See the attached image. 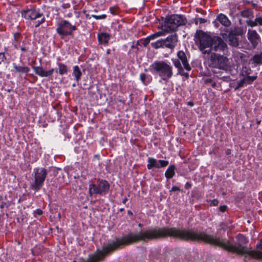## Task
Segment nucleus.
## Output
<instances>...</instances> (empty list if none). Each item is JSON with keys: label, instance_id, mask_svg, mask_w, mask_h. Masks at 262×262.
<instances>
[{"label": "nucleus", "instance_id": "1", "mask_svg": "<svg viewBox=\"0 0 262 262\" xmlns=\"http://www.w3.org/2000/svg\"><path fill=\"white\" fill-rule=\"evenodd\" d=\"M168 236L184 241H203L207 244L219 246L233 253L244 256L245 261L254 258L262 260V241L256 245L257 248L261 251L251 250L246 246L248 240L240 233L236 236V241L232 244L228 240H224L204 232L180 229L174 227H158V239Z\"/></svg>", "mask_w": 262, "mask_h": 262}, {"label": "nucleus", "instance_id": "2", "mask_svg": "<svg viewBox=\"0 0 262 262\" xmlns=\"http://www.w3.org/2000/svg\"><path fill=\"white\" fill-rule=\"evenodd\" d=\"M149 71L154 75L159 76L161 80L167 82L173 75L172 67L164 61L156 60L150 65Z\"/></svg>", "mask_w": 262, "mask_h": 262}, {"label": "nucleus", "instance_id": "3", "mask_svg": "<svg viewBox=\"0 0 262 262\" xmlns=\"http://www.w3.org/2000/svg\"><path fill=\"white\" fill-rule=\"evenodd\" d=\"M194 37L195 43L198 45L199 49L202 54H209L211 53V45L213 42L214 36H211L202 30H198Z\"/></svg>", "mask_w": 262, "mask_h": 262}, {"label": "nucleus", "instance_id": "4", "mask_svg": "<svg viewBox=\"0 0 262 262\" xmlns=\"http://www.w3.org/2000/svg\"><path fill=\"white\" fill-rule=\"evenodd\" d=\"M164 20V27L166 31H175L179 27L185 25L187 20L184 15L171 14L167 16Z\"/></svg>", "mask_w": 262, "mask_h": 262}, {"label": "nucleus", "instance_id": "5", "mask_svg": "<svg viewBox=\"0 0 262 262\" xmlns=\"http://www.w3.org/2000/svg\"><path fill=\"white\" fill-rule=\"evenodd\" d=\"M208 59V66L212 69L226 70L228 67V58L224 55L211 52Z\"/></svg>", "mask_w": 262, "mask_h": 262}, {"label": "nucleus", "instance_id": "6", "mask_svg": "<svg viewBox=\"0 0 262 262\" xmlns=\"http://www.w3.org/2000/svg\"><path fill=\"white\" fill-rule=\"evenodd\" d=\"M48 174V170L43 167H36L33 169L34 181L31 185L32 189L37 192L41 189Z\"/></svg>", "mask_w": 262, "mask_h": 262}, {"label": "nucleus", "instance_id": "7", "mask_svg": "<svg viewBox=\"0 0 262 262\" xmlns=\"http://www.w3.org/2000/svg\"><path fill=\"white\" fill-rule=\"evenodd\" d=\"M110 188L108 182L103 179H98L96 184H91L89 186V192L90 196L94 194L105 195Z\"/></svg>", "mask_w": 262, "mask_h": 262}, {"label": "nucleus", "instance_id": "8", "mask_svg": "<svg viewBox=\"0 0 262 262\" xmlns=\"http://www.w3.org/2000/svg\"><path fill=\"white\" fill-rule=\"evenodd\" d=\"M77 30L75 25H72L68 20H63L57 25L56 31L57 33L63 39L68 36H72L73 31Z\"/></svg>", "mask_w": 262, "mask_h": 262}, {"label": "nucleus", "instance_id": "9", "mask_svg": "<svg viewBox=\"0 0 262 262\" xmlns=\"http://www.w3.org/2000/svg\"><path fill=\"white\" fill-rule=\"evenodd\" d=\"M243 33V29L241 27L235 28L231 30L228 35L227 41L230 46L237 47L239 45V39L238 36Z\"/></svg>", "mask_w": 262, "mask_h": 262}, {"label": "nucleus", "instance_id": "10", "mask_svg": "<svg viewBox=\"0 0 262 262\" xmlns=\"http://www.w3.org/2000/svg\"><path fill=\"white\" fill-rule=\"evenodd\" d=\"M227 49V43L221 37L214 36L213 42L211 45V51H213L214 53L224 54Z\"/></svg>", "mask_w": 262, "mask_h": 262}, {"label": "nucleus", "instance_id": "11", "mask_svg": "<svg viewBox=\"0 0 262 262\" xmlns=\"http://www.w3.org/2000/svg\"><path fill=\"white\" fill-rule=\"evenodd\" d=\"M171 60L174 66V61H177L178 62L182 63L184 68L186 71H190L191 70V68L188 62L186 54L183 51H179L177 54V58H173L171 59Z\"/></svg>", "mask_w": 262, "mask_h": 262}, {"label": "nucleus", "instance_id": "12", "mask_svg": "<svg viewBox=\"0 0 262 262\" xmlns=\"http://www.w3.org/2000/svg\"><path fill=\"white\" fill-rule=\"evenodd\" d=\"M21 15L26 19L30 20H35L43 15V13L40 12L39 9L37 10L35 8L28 9L26 10H23L21 12Z\"/></svg>", "mask_w": 262, "mask_h": 262}, {"label": "nucleus", "instance_id": "13", "mask_svg": "<svg viewBox=\"0 0 262 262\" xmlns=\"http://www.w3.org/2000/svg\"><path fill=\"white\" fill-rule=\"evenodd\" d=\"M169 164L168 161L163 160H156L154 158L150 157L148 159V164L147 167L148 169H151L153 168H160L167 166Z\"/></svg>", "mask_w": 262, "mask_h": 262}, {"label": "nucleus", "instance_id": "14", "mask_svg": "<svg viewBox=\"0 0 262 262\" xmlns=\"http://www.w3.org/2000/svg\"><path fill=\"white\" fill-rule=\"evenodd\" d=\"M163 39L164 48H168L171 50H173L178 42V35L176 33L170 35L166 38Z\"/></svg>", "mask_w": 262, "mask_h": 262}, {"label": "nucleus", "instance_id": "15", "mask_svg": "<svg viewBox=\"0 0 262 262\" xmlns=\"http://www.w3.org/2000/svg\"><path fill=\"white\" fill-rule=\"evenodd\" d=\"M248 38L253 48H255L259 41V36L255 30H249L247 33Z\"/></svg>", "mask_w": 262, "mask_h": 262}, {"label": "nucleus", "instance_id": "16", "mask_svg": "<svg viewBox=\"0 0 262 262\" xmlns=\"http://www.w3.org/2000/svg\"><path fill=\"white\" fill-rule=\"evenodd\" d=\"M218 22L225 27H229L231 25L230 20L228 19L226 15L222 13L220 14L217 16L216 19L213 21V24H214L216 27H218Z\"/></svg>", "mask_w": 262, "mask_h": 262}, {"label": "nucleus", "instance_id": "17", "mask_svg": "<svg viewBox=\"0 0 262 262\" xmlns=\"http://www.w3.org/2000/svg\"><path fill=\"white\" fill-rule=\"evenodd\" d=\"M12 66L14 69V71L15 73H18L19 74H25L27 75L28 74L30 70V69L29 67L21 66L20 65L17 64L15 62H13L12 63Z\"/></svg>", "mask_w": 262, "mask_h": 262}, {"label": "nucleus", "instance_id": "18", "mask_svg": "<svg viewBox=\"0 0 262 262\" xmlns=\"http://www.w3.org/2000/svg\"><path fill=\"white\" fill-rule=\"evenodd\" d=\"M250 63L253 65V67L262 64V52L259 54H255L249 60Z\"/></svg>", "mask_w": 262, "mask_h": 262}, {"label": "nucleus", "instance_id": "19", "mask_svg": "<svg viewBox=\"0 0 262 262\" xmlns=\"http://www.w3.org/2000/svg\"><path fill=\"white\" fill-rule=\"evenodd\" d=\"M111 38V35L105 33L101 32L98 34V40L100 43L107 45Z\"/></svg>", "mask_w": 262, "mask_h": 262}, {"label": "nucleus", "instance_id": "20", "mask_svg": "<svg viewBox=\"0 0 262 262\" xmlns=\"http://www.w3.org/2000/svg\"><path fill=\"white\" fill-rule=\"evenodd\" d=\"M57 66L58 69H56L55 72L58 73L60 75H63L68 74L69 68L67 65L62 63L57 62Z\"/></svg>", "mask_w": 262, "mask_h": 262}, {"label": "nucleus", "instance_id": "21", "mask_svg": "<svg viewBox=\"0 0 262 262\" xmlns=\"http://www.w3.org/2000/svg\"><path fill=\"white\" fill-rule=\"evenodd\" d=\"M256 18L253 20L252 19H249L246 20V24L248 26L253 27L259 26H262V17L256 16Z\"/></svg>", "mask_w": 262, "mask_h": 262}, {"label": "nucleus", "instance_id": "22", "mask_svg": "<svg viewBox=\"0 0 262 262\" xmlns=\"http://www.w3.org/2000/svg\"><path fill=\"white\" fill-rule=\"evenodd\" d=\"M140 79L144 85H147L152 80L151 75L145 73H141L140 74Z\"/></svg>", "mask_w": 262, "mask_h": 262}, {"label": "nucleus", "instance_id": "23", "mask_svg": "<svg viewBox=\"0 0 262 262\" xmlns=\"http://www.w3.org/2000/svg\"><path fill=\"white\" fill-rule=\"evenodd\" d=\"M32 69L35 74L41 77H47V71H45L42 67L33 66Z\"/></svg>", "mask_w": 262, "mask_h": 262}, {"label": "nucleus", "instance_id": "24", "mask_svg": "<svg viewBox=\"0 0 262 262\" xmlns=\"http://www.w3.org/2000/svg\"><path fill=\"white\" fill-rule=\"evenodd\" d=\"M176 166L170 165L165 172V176L167 179L172 178L175 175Z\"/></svg>", "mask_w": 262, "mask_h": 262}, {"label": "nucleus", "instance_id": "25", "mask_svg": "<svg viewBox=\"0 0 262 262\" xmlns=\"http://www.w3.org/2000/svg\"><path fill=\"white\" fill-rule=\"evenodd\" d=\"M73 76L74 77L77 82L78 83L81 79L82 72L78 66H75L73 67Z\"/></svg>", "mask_w": 262, "mask_h": 262}, {"label": "nucleus", "instance_id": "26", "mask_svg": "<svg viewBox=\"0 0 262 262\" xmlns=\"http://www.w3.org/2000/svg\"><path fill=\"white\" fill-rule=\"evenodd\" d=\"M241 15L245 18L252 19L254 17V13L253 10L251 9L247 8L241 12Z\"/></svg>", "mask_w": 262, "mask_h": 262}, {"label": "nucleus", "instance_id": "27", "mask_svg": "<svg viewBox=\"0 0 262 262\" xmlns=\"http://www.w3.org/2000/svg\"><path fill=\"white\" fill-rule=\"evenodd\" d=\"M177 69V71H178V73H177V74L178 75H180L181 76H182L183 75V74H184L185 73L184 72V67L183 66H182L181 62H178V61H174V66Z\"/></svg>", "mask_w": 262, "mask_h": 262}, {"label": "nucleus", "instance_id": "28", "mask_svg": "<svg viewBox=\"0 0 262 262\" xmlns=\"http://www.w3.org/2000/svg\"><path fill=\"white\" fill-rule=\"evenodd\" d=\"M151 46L156 49L160 48H164L163 39H159L155 42H151Z\"/></svg>", "mask_w": 262, "mask_h": 262}, {"label": "nucleus", "instance_id": "29", "mask_svg": "<svg viewBox=\"0 0 262 262\" xmlns=\"http://www.w3.org/2000/svg\"><path fill=\"white\" fill-rule=\"evenodd\" d=\"M59 171H61V168L52 166L49 167L48 172H51L50 175L55 177L57 176Z\"/></svg>", "mask_w": 262, "mask_h": 262}, {"label": "nucleus", "instance_id": "30", "mask_svg": "<svg viewBox=\"0 0 262 262\" xmlns=\"http://www.w3.org/2000/svg\"><path fill=\"white\" fill-rule=\"evenodd\" d=\"M246 84H252V82L256 80L257 78V76L254 75V76H249L247 75L244 77Z\"/></svg>", "mask_w": 262, "mask_h": 262}, {"label": "nucleus", "instance_id": "31", "mask_svg": "<svg viewBox=\"0 0 262 262\" xmlns=\"http://www.w3.org/2000/svg\"><path fill=\"white\" fill-rule=\"evenodd\" d=\"M164 34V33L163 31H159L158 32H156L154 34H152L149 36H148V38L150 40L155 39Z\"/></svg>", "mask_w": 262, "mask_h": 262}, {"label": "nucleus", "instance_id": "32", "mask_svg": "<svg viewBox=\"0 0 262 262\" xmlns=\"http://www.w3.org/2000/svg\"><path fill=\"white\" fill-rule=\"evenodd\" d=\"M244 84H246V82H245L244 78H243L237 82V85H236V86L235 88V90H237L239 89V88L243 87L244 86Z\"/></svg>", "mask_w": 262, "mask_h": 262}, {"label": "nucleus", "instance_id": "33", "mask_svg": "<svg viewBox=\"0 0 262 262\" xmlns=\"http://www.w3.org/2000/svg\"><path fill=\"white\" fill-rule=\"evenodd\" d=\"M8 208L9 205L3 201V197L0 194V208Z\"/></svg>", "mask_w": 262, "mask_h": 262}, {"label": "nucleus", "instance_id": "34", "mask_svg": "<svg viewBox=\"0 0 262 262\" xmlns=\"http://www.w3.org/2000/svg\"><path fill=\"white\" fill-rule=\"evenodd\" d=\"M207 21V20L205 18H196L195 19H194V23L196 25L198 24H204L205 23H206Z\"/></svg>", "mask_w": 262, "mask_h": 262}, {"label": "nucleus", "instance_id": "35", "mask_svg": "<svg viewBox=\"0 0 262 262\" xmlns=\"http://www.w3.org/2000/svg\"><path fill=\"white\" fill-rule=\"evenodd\" d=\"M91 16L96 19H104L106 18L107 16L106 14H102L101 15H96L93 14Z\"/></svg>", "mask_w": 262, "mask_h": 262}, {"label": "nucleus", "instance_id": "36", "mask_svg": "<svg viewBox=\"0 0 262 262\" xmlns=\"http://www.w3.org/2000/svg\"><path fill=\"white\" fill-rule=\"evenodd\" d=\"M150 40H151L149 39L148 38V37L147 36L146 38H144L143 40H142L143 46L145 47H147Z\"/></svg>", "mask_w": 262, "mask_h": 262}, {"label": "nucleus", "instance_id": "37", "mask_svg": "<svg viewBox=\"0 0 262 262\" xmlns=\"http://www.w3.org/2000/svg\"><path fill=\"white\" fill-rule=\"evenodd\" d=\"M118 9L117 6L111 7L110 8V11L113 15H116V11Z\"/></svg>", "mask_w": 262, "mask_h": 262}, {"label": "nucleus", "instance_id": "38", "mask_svg": "<svg viewBox=\"0 0 262 262\" xmlns=\"http://www.w3.org/2000/svg\"><path fill=\"white\" fill-rule=\"evenodd\" d=\"M210 202V206H216L219 204V201L217 199H213V200H210L208 202Z\"/></svg>", "mask_w": 262, "mask_h": 262}, {"label": "nucleus", "instance_id": "39", "mask_svg": "<svg viewBox=\"0 0 262 262\" xmlns=\"http://www.w3.org/2000/svg\"><path fill=\"white\" fill-rule=\"evenodd\" d=\"M55 71H56V69H55L54 68H52L50 70H49V71H46L47 72V77L52 76L53 75L54 72H55Z\"/></svg>", "mask_w": 262, "mask_h": 262}, {"label": "nucleus", "instance_id": "40", "mask_svg": "<svg viewBox=\"0 0 262 262\" xmlns=\"http://www.w3.org/2000/svg\"><path fill=\"white\" fill-rule=\"evenodd\" d=\"M45 21V18L44 16L40 20H38L37 24L35 25L36 28L38 27L41 24H43Z\"/></svg>", "mask_w": 262, "mask_h": 262}, {"label": "nucleus", "instance_id": "41", "mask_svg": "<svg viewBox=\"0 0 262 262\" xmlns=\"http://www.w3.org/2000/svg\"><path fill=\"white\" fill-rule=\"evenodd\" d=\"M227 207L226 205L220 206V208H219L220 210L222 212H225L227 210Z\"/></svg>", "mask_w": 262, "mask_h": 262}, {"label": "nucleus", "instance_id": "42", "mask_svg": "<svg viewBox=\"0 0 262 262\" xmlns=\"http://www.w3.org/2000/svg\"><path fill=\"white\" fill-rule=\"evenodd\" d=\"M180 189L179 187L176 186H173L170 190V191H180Z\"/></svg>", "mask_w": 262, "mask_h": 262}, {"label": "nucleus", "instance_id": "43", "mask_svg": "<svg viewBox=\"0 0 262 262\" xmlns=\"http://www.w3.org/2000/svg\"><path fill=\"white\" fill-rule=\"evenodd\" d=\"M191 186H192L191 184L190 183L187 182H186V183L185 185V188L186 189H189L191 187Z\"/></svg>", "mask_w": 262, "mask_h": 262}, {"label": "nucleus", "instance_id": "44", "mask_svg": "<svg viewBox=\"0 0 262 262\" xmlns=\"http://www.w3.org/2000/svg\"><path fill=\"white\" fill-rule=\"evenodd\" d=\"M20 50H21V51L22 52H27V51H28V50H29V48H28V47H26L25 46H21V47H20Z\"/></svg>", "mask_w": 262, "mask_h": 262}, {"label": "nucleus", "instance_id": "45", "mask_svg": "<svg viewBox=\"0 0 262 262\" xmlns=\"http://www.w3.org/2000/svg\"><path fill=\"white\" fill-rule=\"evenodd\" d=\"M35 213L38 215H41L43 213V211L42 210H41L40 209H37L35 211Z\"/></svg>", "mask_w": 262, "mask_h": 262}, {"label": "nucleus", "instance_id": "46", "mask_svg": "<svg viewBox=\"0 0 262 262\" xmlns=\"http://www.w3.org/2000/svg\"><path fill=\"white\" fill-rule=\"evenodd\" d=\"M212 81H213L211 78H207L204 80V83H205V84H207L211 83Z\"/></svg>", "mask_w": 262, "mask_h": 262}, {"label": "nucleus", "instance_id": "47", "mask_svg": "<svg viewBox=\"0 0 262 262\" xmlns=\"http://www.w3.org/2000/svg\"><path fill=\"white\" fill-rule=\"evenodd\" d=\"M182 76H183L185 79H188L189 77V74L187 72H185Z\"/></svg>", "mask_w": 262, "mask_h": 262}, {"label": "nucleus", "instance_id": "48", "mask_svg": "<svg viewBox=\"0 0 262 262\" xmlns=\"http://www.w3.org/2000/svg\"><path fill=\"white\" fill-rule=\"evenodd\" d=\"M99 158H100V155H98V154L95 155L94 156V158H93V161H95L96 160L99 161Z\"/></svg>", "mask_w": 262, "mask_h": 262}, {"label": "nucleus", "instance_id": "49", "mask_svg": "<svg viewBox=\"0 0 262 262\" xmlns=\"http://www.w3.org/2000/svg\"><path fill=\"white\" fill-rule=\"evenodd\" d=\"M245 75L246 76L249 75L251 73V69H247L246 71H245Z\"/></svg>", "mask_w": 262, "mask_h": 262}, {"label": "nucleus", "instance_id": "50", "mask_svg": "<svg viewBox=\"0 0 262 262\" xmlns=\"http://www.w3.org/2000/svg\"><path fill=\"white\" fill-rule=\"evenodd\" d=\"M231 150L230 149H226L225 150V155L226 156H229L231 154Z\"/></svg>", "mask_w": 262, "mask_h": 262}, {"label": "nucleus", "instance_id": "51", "mask_svg": "<svg viewBox=\"0 0 262 262\" xmlns=\"http://www.w3.org/2000/svg\"><path fill=\"white\" fill-rule=\"evenodd\" d=\"M2 56V61H4L6 59V58L5 57V55H4V53H0V56Z\"/></svg>", "mask_w": 262, "mask_h": 262}, {"label": "nucleus", "instance_id": "52", "mask_svg": "<svg viewBox=\"0 0 262 262\" xmlns=\"http://www.w3.org/2000/svg\"><path fill=\"white\" fill-rule=\"evenodd\" d=\"M187 105L190 106H193L194 105V103L192 101H189L187 102Z\"/></svg>", "mask_w": 262, "mask_h": 262}, {"label": "nucleus", "instance_id": "53", "mask_svg": "<svg viewBox=\"0 0 262 262\" xmlns=\"http://www.w3.org/2000/svg\"><path fill=\"white\" fill-rule=\"evenodd\" d=\"M128 199L127 198H125L123 199L122 201V203L123 204H126V202L127 201Z\"/></svg>", "mask_w": 262, "mask_h": 262}, {"label": "nucleus", "instance_id": "54", "mask_svg": "<svg viewBox=\"0 0 262 262\" xmlns=\"http://www.w3.org/2000/svg\"><path fill=\"white\" fill-rule=\"evenodd\" d=\"M211 86H212V88H215L216 87V82H214H214L212 81L211 82Z\"/></svg>", "mask_w": 262, "mask_h": 262}, {"label": "nucleus", "instance_id": "55", "mask_svg": "<svg viewBox=\"0 0 262 262\" xmlns=\"http://www.w3.org/2000/svg\"><path fill=\"white\" fill-rule=\"evenodd\" d=\"M70 7V4H64L63 6V7L64 8H68Z\"/></svg>", "mask_w": 262, "mask_h": 262}, {"label": "nucleus", "instance_id": "56", "mask_svg": "<svg viewBox=\"0 0 262 262\" xmlns=\"http://www.w3.org/2000/svg\"><path fill=\"white\" fill-rule=\"evenodd\" d=\"M127 214L129 215H133V213L132 212V211L130 210H128L127 211Z\"/></svg>", "mask_w": 262, "mask_h": 262}, {"label": "nucleus", "instance_id": "57", "mask_svg": "<svg viewBox=\"0 0 262 262\" xmlns=\"http://www.w3.org/2000/svg\"><path fill=\"white\" fill-rule=\"evenodd\" d=\"M111 53V50L110 49H107V51H106V54L108 55L110 54Z\"/></svg>", "mask_w": 262, "mask_h": 262}, {"label": "nucleus", "instance_id": "58", "mask_svg": "<svg viewBox=\"0 0 262 262\" xmlns=\"http://www.w3.org/2000/svg\"><path fill=\"white\" fill-rule=\"evenodd\" d=\"M252 6H253L254 8H256V7H257V4H254V3H252Z\"/></svg>", "mask_w": 262, "mask_h": 262}, {"label": "nucleus", "instance_id": "59", "mask_svg": "<svg viewBox=\"0 0 262 262\" xmlns=\"http://www.w3.org/2000/svg\"><path fill=\"white\" fill-rule=\"evenodd\" d=\"M92 16H90L89 14H86V18L88 19H90Z\"/></svg>", "mask_w": 262, "mask_h": 262}, {"label": "nucleus", "instance_id": "60", "mask_svg": "<svg viewBox=\"0 0 262 262\" xmlns=\"http://www.w3.org/2000/svg\"><path fill=\"white\" fill-rule=\"evenodd\" d=\"M260 122H261V121H260V120H256V124H257V125H259V124L260 123Z\"/></svg>", "mask_w": 262, "mask_h": 262}, {"label": "nucleus", "instance_id": "61", "mask_svg": "<svg viewBox=\"0 0 262 262\" xmlns=\"http://www.w3.org/2000/svg\"><path fill=\"white\" fill-rule=\"evenodd\" d=\"M251 2L250 1H244V3L246 4H250Z\"/></svg>", "mask_w": 262, "mask_h": 262}, {"label": "nucleus", "instance_id": "62", "mask_svg": "<svg viewBox=\"0 0 262 262\" xmlns=\"http://www.w3.org/2000/svg\"><path fill=\"white\" fill-rule=\"evenodd\" d=\"M138 226H139V227H142L143 226V225L142 224H141V223H139V224H138Z\"/></svg>", "mask_w": 262, "mask_h": 262}, {"label": "nucleus", "instance_id": "63", "mask_svg": "<svg viewBox=\"0 0 262 262\" xmlns=\"http://www.w3.org/2000/svg\"><path fill=\"white\" fill-rule=\"evenodd\" d=\"M119 210V211L122 212L124 210V209L123 208H120Z\"/></svg>", "mask_w": 262, "mask_h": 262}, {"label": "nucleus", "instance_id": "64", "mask_svg": "<svg viewBox=\"0 0 262 262\" xmlns=\"http://www.w3.org/2000/svg\"><path fill=\"white\" fill-rule=\"evenodd\" d=\"M119 101L120 102H122V103H125V100H120Z\"/></svg>", "mask_w": 262, "mask_h": 262}]
</instances>
